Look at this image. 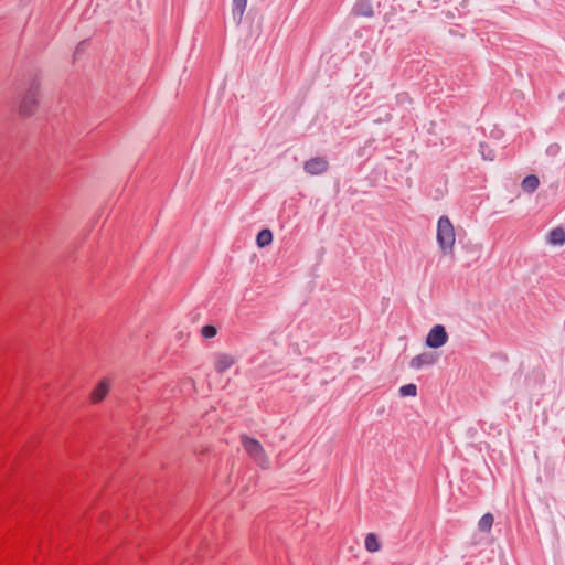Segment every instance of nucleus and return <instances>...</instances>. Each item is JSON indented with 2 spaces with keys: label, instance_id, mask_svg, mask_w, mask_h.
<instances>
[{
  "label": "nucleus",
  "instance_id": "3",
  "mask_svg": "<svg viewBox=\"0 0 565 565\" xmlns=\"http://www.w3.org/2000/svg\"><path fill=\"white\" fill-rule=\"evenodd\" d=\"M447 341L448 334L445 327L443 324H436L429 330L425 343L431 349H438L445 345Z\"/></svg>",
  "mask_w": 565,
  "mask_h": 565
},
{
  "label": "nucleus",
  "instance_id": "7",
  "mask_svg": "<svg viewBox=\"0 0 565 565\" xmlns=\"http://www.w3.org/2000/svg\"><path fill=\"white\" fill-rule=\"evenodd\" d=\"M352 12L354 15L360 17H373L374 10L370 1L367 0H359L353 9Z\"/></svg>",
  "mask_w": 565,
  "mask_h": 565
},
{
  "label": "nucleus",
  "instance_id": "4",
  "mask_svg": "<svg viewBox=\"0 0 565 565\" xmlns=\"http://www.w3.org/2000/svg\"><path fill=\"white\" fill-rule=\"evenodd\" d=\"M38 90H39V87H38V84L33 83L30 88L25 92V94L23 95L21 102H20V113L22 115H31L33 113V110L35 109V106H36V103H38V99H36V96H38Z\"/></svg>",
  "mask_w": 565,
  "mask_h": 565
},
{
  "label": "nucleus",
  "instance_id": "13",
  "mask_svg": "<svg viewBox=\"0 0 565 565\" xmlns=\"http://www.w3.org/2000/svg\"><path fill=\"white\" fill-rule=\"evenodd\" d=\"M273 241V234L269 230H262L256 237V243L258 247H265L269 245Z\"/></svg>",
  "mask_w": 565,
  "mask_h": 565
},
{
  "label": "nucleus",
  "instance_id": "10",
  "mask_svg": "<svg viewBox=\"0 0 565 565\" xmlns=\"http://www.w3.org/2000/svg\"><path fill=\"white\" fill-rule=\"evenodd\" d=\"M247 7V0H233L232 14L238 23L242 21L243 14Z\"/></svg>",
  "mask_w": 565,
  "mask_h": 565
},
{
  "label": "nucleus",
  "instance_id": "11",
  "mask_svg": "<svg viewBox=\"0 0 565 565\" xmlns=\"http://www.w3.org/2000/svg\"><path fill=\"white\" fill-rule=\"evenodd\" d=\"M108 387V382L106 380L102 381L92 393L93 402H100L107 395Z\"/></svg>",
  "mask_w": 565,
  "mask_h": 565
},
{
  "label": "nucleus",
  "instance_id": "2",
  "mask_svg": "<svg viewBox=\"0 0 565 565\" xmlns=\"http://www.w3.org/2000/svg\"><path fill=\"white\" fill-rule=\"evenodd\" d=\"M241 443L244 450L248 454V456L253 459V461L263 469H268L270 466V460L260 445V443L254 438L248 437L247 435L241 436Z\"/></svg>",
  "mask_w": 565,
  "mask_h": 565
},
{
  "label": "nucleus",
  "instance_id": "16",
  "mask_svg": "<svg viewBox=\"0 0 565 565\" xmlns=\"http://www.w3.org/2000/svg\"><path fill=\"white\" fill-rule=\"evenodd\" d=\"M417 386L415 384H406L399 387V395L403 397L406 396H416Z\"/></svg>",
  "mask_w": 565,
  "mask_h": 565
},
{
  "label": "nucleus",
  "instance_id": "9",
  "mask_svg": "<svg viewBox=\"0 0 565 565\" xmlns=\"http://www.w3.org/2000/svg\"><path fill=\"white\" fill-rule=\"evenodd\" d=\"M435 362V359L429 353H423L412 359L411 366L413 369H420L424 365H430Z\"/></svg>",
  "mask_w": 565,
  "mask_h": 565
},
{
  "label": "nucleus",
  "instance_id": "15",
  "mask_svg": "<svg viewBox=\"0 0 565 565\" xmlns=\"http://www.w3.org/2000/svg\"><path fill=\"white\" fill-rule=\"evenodd\" d=\"M381 545L375 534L369 533L365 537V548L371 552H377Z\"/></svg>",
  "mask_w": 565,
  "mask_h": 565
},
{
  "label": "nucleus",
  "instance_id": "18",
  "mask_svg": "<svg viewBox=\"0 0 565 565\" xmlns=\"http://www.w3.org/2000/svg\"><path fill=\"white\" fill-rule=\"evenodd\" d=\"M480 152L486 160L492 161L494 159V152L482 143L480 145Z\"/></svg>",
  "mask_w": 565,
  "mask_h": 565
},
{
  "label": "nucleus",
  "instance_id": "6",
  "mask_svg": "<svg viewBox=\"0 0 565 565\" xmlns=\"http://www.w3.org/2000/svg\"><path fill=\"white\" fill-rule=\"evenodd\" d=\"M235 359L234 356L226 354V353H217L214 358V367L216 372L224 373L226 372L232 365H234Z\"/></svg>",
  "mask_w": 565,
  "mask_h": 565
},
{
  "label": "nucleus",
  "instance_id": "17",
  "mask_svg": "<svg viewBox=\"0 0 565 565\" xmlns=\"http://www.w3.org/2000/svg\"><path fill=\"white\" fill-rule=\"evenodd\" d=\"M216 332H217V331H216V328H215V327H213V326H210V324L204 326V327L202 328V330H201V334H202V337H204L205 339H211V338L215 337V335H216Z\"/></svg>",
  "mask_w": 565,
  "mask_h": 565
},
{
  "label": "nucleus",
  "instance_id": "1",
  "mask_svg": "<svg viewBox=\"0 0 565 565\" xmlns=\"http://www.w3.org/2000/svg\"><path fill=\"white\" fill-rule=\"evenodd\" d=\"M437 243L445 256H454L456 242L455 227L448 216L443 215L437 222Z\"/></svg>",
  "mask_w": 565,
  "mask_h": 565
},
{
  "label": "nucleus",
  "instance_id": "5",
  "mask_svg": "<svg viewBox=\"0 0 565 565\" xmlns=\"http://www.w3.org/2000/svg\"><path fill=\"white\" fill-rule=\"evenodd\" d=\"M329 168V163L323 157H315L305 162L303 169L311 175H318L326 172Z\"/></svg>",
  "mask_w": 565,
  "mask_h": 565
},
{
  "label": "nucleus",
  "instance_id": "12",
  "mask_svg": "<svg viewBox=\"0 0 565 565\" xmlns=\"http://www.w3.org/2000/svg\"><path fill=\"white\" fill-rule=\"evenodd\" d=\"M539 185H540L539 178L534 174H530V175L525 177L521 184L523 191L529 192V193L534 192L539 188Z\"/></svg>",
  "mask_w": 565,
  "mask_h": 565
},
{
  "label": "nucleus",
  "instance_id": "8",
  "mask_svg": "<svg viewBox=\"0 0 565 565\" xmlns=\"http://www.w3.org/2000/svg\"><path fill=\"white\" fill-rule=\"evenodd\" d=\"M546 241L550 245L563 246L565 244V231L562 227L551 230Z\"/></svg>",
  "mask_w": 565,
  "mask_h": 565
},
{
  "label": "nucleus",
  "instance_id": "14",
  "mask_svg": "<svg viewBox=\"0 0 565 565\" xmlns=\"http://www.w3.org/2000/svg\"><path fill=\"white\" fill-rule=\"evenodd\" d=\"M493 515L491 513H486L481 516L478 523V527L482 532H490L492 525H493Z\"/></svg>",
  "mask_w": 565,
  "mask_h": 565
}]
</instances>
